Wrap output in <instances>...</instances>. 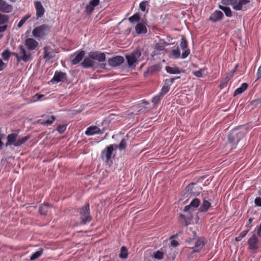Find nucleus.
Wrapping results in <instances>:
<instances>
[{"mask_svg":"<svg viewBox=\"0 0 261 261\" xmlns=\"http://www.w3.org/2000/svg\"><path fill=\"white\" fill-rule=\"evenodd\" d=\"M29 139L30 136H29L20 137L18 136V133H11L7 136L6 146L13 145L15 147H19L24 144Z\"/></svg>","mask_w":261,"mask_h":261,"instance_id":"obj_1","label":"nucleus"},{"mask_svg":"<svg viewBox=\"0 0 261 261\" xmlns=\"http://www.w3.org/2000/svg\"><path fill=\"white\" fill-rule=\"evenodd\" d=\"M250 3V0H222L221 3L225 6H231L236 11H246L249 7L247 5Z\"/></svg>","mask_w":261,"mask_h":261,"instance_id":"obj_2","label":"nucleus"},{"mask_svg":"<svg viewBox=\"0 0 261 261\" xmlns=\"http://www.w3.org/2000/svg\"><path fill=\"white\" fill-rule=\"evenodd\" d=\"M19 52L18 53H14L12 54L14 56L17 62L23 61L25 63L31 61L32 59V54L30 50H27L24 46L21 45L18 46Z\"/></svg>","mask_w":261,"mask_h":261,"instance_id":"obj_3","label":"nucleus"},{"mask_svg":"<svg viewBox=\"0 0 261 261\" xmlns=\"http://www.w3.org/2000/svg\"><path fill=\"white\" fill-rule=\"evenodd\" d=\"M80 218L82 220V224H86L90 222L92 220L90 215V205L89 203H86L81 207L79 211Z\"/></svg>","mask_w":261,"mask_h":261,"instance_id":"obj_4","label":"nucleus"},{"mask_svg":"<svg viewBox=\"0 0 261 261\" xmlns=\"http://www.w3.org/2000/svg\"><path fill=\"white\" fill-rule=\"evenodd\" d=\"M50 27L48 24H42L35 28L32 31L33 36L36 38H43L49 32Z\"/></svg>","mask_w":261,"mask_h":261,"instance_id":"obj_5","label":"nucleus"},{"mask_svg":"<svg viewBox=\"0 0 261 261\" xmlns=\"http://www.w3.org/2000/svg\"><path fill=\"white\" fill-rule=\"evenodd\" d=\"M244 137V133L237 130H232L228 136V142L232 147H236L239 142Z\"/></svg>","mask_w":261,"mask_h":261,"instance_id":"obj_6","label":"nucleus"},{"mask_svg":"<svg viewBox=\"0 0 261 261\" xmlns=\"http://www.w3.org/2000/svg\"><path fill=\"white\" fill-rule=\"evenodd\" d=\"M114 151L113 145H110L107 146L100 153V156L102 160L107 164L112 163L111 159Z\"/></svg>","mask_w":261,"mask_h":261,"instance_id":"obj_7","label":"nucleus"},{"mask_svg":"<svg viewBox=\"0 0 261 261\" xmlns=\"http://www.w3.org/2000/svg\"><path fill=\"white\" fill-rule=\"evenodd\" d=\"M247 243L248 245V249L251 250V252L255 253L259 249V240L255 234H253L248 240Z\"/></svg>","mask_w":261,"mask_h":261,"instance_id":"obj_8","label":"nucleus"},{"mask_svg":"<svg viewBox=\"0 0 261 261\" xmlns=\"http://www.w3.org/2000/svg\"><path fill=\"white\" fill-rule=\"evenodd\" d=\"M67 81V76L65 72L56 71L49 82L54 84L59 82H65Z\"/></svg>","mask_w":261,"mask_h":261,"instance_id":"obj_9","label":"nucleus"},{"mask_svg":"<svg viewBox=\"0 0 261 261\" xmlns=\"http://www.w3.org/2000/svg\"><path fill=\"white\" fill-rule=\"evenodd\" d=\"M141 55V53L139 50L134 51L132 54L126 55L125 57L128 66H132L137 61L138 59Z\"/></svg>","mask_w":261,"mask_h":261,"instance_id":"obj_10","label":"nucleus"},{"mask_svg":"<svg viewBox=\"0 0 261 261\" xmlns=\"http://www.w3.org/2000/svg\"><path fill=\"white\" fill-rule=\"evenodd\" d=\"M56 53L50 47L46 46L43 47V59L46 62L56 58Z\"/></svg>","mask_w":261,"mask_h":261,"instance_id":"obj_11","label":"nucleus"},{"mask_svg":"<svg viewBox=\"0 0 261 261\" xmlns=\"http://www.w3.org/2000/svg\"><path fill=\"white\" fill-rule=\"evenodd\" d=\"M105 132L104 129H100L96 125L89 126L85 131V134L88 136L94 135L102 134Z\"/></svg>","mask_w":261,"mask_h":261,"instance_id":"obj_12","label":"nucleus"},{"mask_svg":"<svg viewBox=\"0 0 261 261\" xmlns=\"http://www.w3.org/2000/svg\"><path fill=\"white\" fill-rule=\"evenodd\" d=\"M206 243L205 239L203 237L198 238L196 241L195 245L192 247L193 252H199L204 246Z\"/></svg>","mask_w":261,"mask_h":261,"instance_id":"obj_13","label":"nucleus"},{"mask_svg":"<svg viewBox=\"0 0 261 261\" xmlns=\"http://www.w3.org/2000/svg\"><path fill=\"white\" fill-rule=\"evenodd\" d=\"M34 6L36 10V15L37 19L43 17L45 13V9L41 2L35 1L34 2Z\"/></svg>","mask_w":261,"mask_h":261,"instance_id":"obj_14","label":"nucleus"},{"mask_svg":"<svg viewBox=\"0 0 261 261\" xmlns=\"http://www.w3.org/2000/svg\"><path fill=\"white\" fill-rule=\"evenodd\" d=\"M38 42L33 38H29L25 39L24 45L27 48L30 50H35L38 46Z\"/></svg>","mask_w":261,"mask_h":261,"instance_id":"obj_15","label":"nucleus"},{"mask_svg":"<svg viewBox=\"0 0 261 261\" xmlns=\"http://www.w3.org/2000/svg\"><path fill=\"white\" fill-rule=\"evenodd\" d=\"M89 56L93 60H97L99 62H102L106 60V55L103 53L91 52L89 54Z\"/></svg>","mask_w":261,"mask_h":261,"instance_id":"obj_16","label":"nucleus"},{"mask_svg":"<svg viewBox=\"0 0 261 261\" xmlns=\"http://www.w3.org/2000/svg\"><path fill=\"white\" fill-rule=\"evenodd\" d=\"M124 60L123 57L116 56L114 58L109 59L108 60V63L111 66L116 67L123 63Z\"/></svg>","mask_w":261,"mask_h":261,"instance_id":"obj_17","label":"nucleus"},{"mask_svg":"<svg viewBox=\"0 0 261 261\" xmlns=\"http://www.w3.org/2000/svg\"><path fill=\"white\" fill-rule=\"evenodd\" d=\"M13 10L12 5L8 4L4 0H0V11L3 13H10Z\"/></svg>","mask_w":261,"mask_h":261,"instance_id":"obj_18","label":"nucleus"},{"mask_svg":"<svg viewBox=\"0 0 261 261\" xmlns=\"http://www.w3.org/2000/svg\"><path fill=\"white\" fill-rule=\"evenodd\" d=\"M223 16V14L221 11H215L211 15L208 20L213 22H216L221 20Z\"/></svg>","mask_w":261,"mask_h":261,"instance_id":"obj_19","label":"nucleus"},{"mask_svg":"<svg viewBox=\"0 0 261 261\" xmlns=\"http://www.w3.org/2000/svg\"><path fill=\"white\" fill-rule=\"evenodd\" d=\"M161 69V66L159 64H155L151 66H150L146 71L144 72L145 76L148 74H153L156 72L160 71Z\"/></svg>","mask_w":261,"mask_h":261,"instance_id":"obj_20","label":"nucleus"},{"mask_svg":"<svg viewBox=\"0 0 261 261\" xmlns=\"http://www.w3.org/2000/svg\"><path fill=\"white\" fill-rule=\"evenodd\" d=\"M85 55V52L84 50H81L79 51L75 57L72 60L71 63L73 65H75L80 62L82 59H83L84 56Z\"/></svg>","mask_w":261,"mask_h":261,"instance_id":"obj_21","label":"nucleus"},{"mask_svg":"<svg viewBox=\"0 0 261 261\" xmlns=\"http://www.w3.org/2000/svg\"><path fill=\"white\" fill-rule=\"evenodd\" d=\"M82 66L85 68L93 67L94 65V62L89 57L86 58L81 63Z\"/></svg>","mask_w":261,"mask_h":261,"instance_id":"obj_22","label":"nucleus"},{"mask_svg":"<svg viewBox=\"0 0 261 261\" xmlns=\"http://www.w3.org/2000/svg\"><path fill=\"white\" fill-rule=\"evenodd\" d=\"M211 206V203L205 198L203 199L202 203L199 208L201 212H206Z\"/></svg>","mask_w":261,"mask_h":261,"instance_id":"obj_23","label":"nucleus"},{"mask_svg":"<svg viewBox=\"0 0 261 261\" xmlns=\"http://www.w3.org/2000/svg\"><path fill=\"white\" fill-rule=\"evenodd\" d=\"M135 30L137 34H145L147 32L146 26L142 23H139L135 27Z\"/></svg>","mask_w":261,"mask_h":261,"instance_id":"obj_24","label":"nucleus"},{"mask_svg":"<svg viewBox=\"0 0 261 261\" xmlns=\"http://www.w3.org/2000/svg\"><path fill=\"white\" fill-rule=\"evenodd\" d=\"M166 71L170 74H179L181 72V70L178 67H170V66H166Z\"/></svg>","mask_w":261,"mask_h":261,"instance_id":"obj_25","label":"nucleus"},{"mask_svg":"<svg viewBox=\"0 0 261 261\" xmlns=\"http://www.w3.org/2000/svg\"><path fill=\"white\" fill-rule=\"evenodd\" d=\"M247 87L248 84L247 83H243L240 87L237 88L234 91V92L233 93V96H236L239 94L242 93L247 89Z\"/></svg>","mask_w":261,"mask_h":261,"instance_id":"obj_26","label":"nucleus"},{"mask_svg":"<svg viewBox=\"0 0 261 261\" xmlns=\"http://www.w3.org/2000/svg\"><path fill=\"white\" fill-rule=\"evenodd\" d=\"M171 85L170 84V83H166V80H165V85L162 88L159 94L161 95L163 97L165 94H166L169 91L170 89V86Z\"/></svg>","mask_w":261,"mask_h":261,"instance_id":"obj_27","label":"nucleus"},{"mask_svg":"<svg viewBox=\"0 0 261 261\" xmlns=\"http://www.w3.org/2000/svg\"><path fill=\"white\" fill-rule=\"evenodd\" d=\"M180 56V51L178 47H177L176 49H173L171 51L169 57L173 59H178Z\"/></svg>","mask_w":261,"mask_h":261,"instance_id":"obj_28","label":"nucleus"},{"mask_svg":"<svg viewBox=\"0 0 261 261\" xmlns=\"http://www.w3.org/2000/svg\"><path fill=\"white\" fill-rule=\"evenodd\" d=\"M120 258L126 259L128 257V251L125 246H122L120 249V253L119 255Z\"/></svg>","mask_w":261,"mask_h":261,"instance_id":"obj_29","label":"nucleus"},{"mask_svg":"<svg viewBox=\"0 0 261 261\" xmlns=\"http://www.w3.org/2000/svg\"><path fill=\"white\" fill-rule=\"evenodd\" d=\"M219 8L225 13L227 17H231L232 16V12L229 7L219 5Z\"/></svg>","mask_w":261,"mask_h":261,"instance_id":"obj_30","label":"nucleus"},{"mask_svg":"<svg viewBox=\"0 0 261 261\" xmlns=\"http://www.w3.org/2000/svg\"><path fill=\"white\" fill-rule=\"evenodd\" d=\"M48 208L49 205L47 204L44 203L41 205L39 209L40 214L42 215H46L48 212Z\"/></svg>","mask_w":261,"mask_h":261,"instance_id":"obj_31","label":"nucleus"},{"mask_svg":"<svg viewBox=\"0 0 261 261\" xmlns=\"http://www.w3.org/2000/svg\"><path fill=\"white\" fill-rule=\"evenodd\" d=\"M163 97L159 93L152 97L151 102L153 103L154 107L160 102Z\"/></svg>","mask_w":261,"mask_h":261,"instance_id":"obj_32","label":"nucleus"},{"mask_svg":"<svg viewBox=\"0 0 261 261\" xmlns=\"http://www.w3.org/2000/svg\"><path fill=\"white\" fill-rule=\"evenodd\" d=\"M43 253V249L41 248L40 250L33 253L30 257L31 260H35L37 258H39Z\"/></svg>","mask_w":261,"mask_h":261,"instance_id":"obj_33","label":"nucleus"},{"mask_svg":"<svg viewBox=\"0 0 261 261\" xmlns=\"http://www.w3.org/2000/svg\"><path fill=\"white\" fill-rule=\"evenodd\" d=\"M9 17L6 15L0 13V25H5L8 22Z\"/></svg>","mask_w":261,"mask_h":261,"instance_id":"obj_34","label":"nucleus"},{"mask_svg":"<svg viewBox=\"0 0 261 261\" xmlns=\"http://www.w3.org/2000/svg\"><path fill=\"white\" fill-rule=\"evenodd\" d=\"M249 232V229L244 230L243 231H242L239 236L236 238L235 240L237 242L240 241L244 237H245L248 232Z\"/></svg>","mask_w":261,"mask_h":261,"instance_id":"obj_35","label":"nucleus"},{"mask_svg":"<svg viewBox=\"0 0 261 261\" xmlns=\"http://www.w3.org/2000/svg\"><path fill=\"white\" fill-rule=\"evenodd\" d=\"M12 52H10L8 49H6L2 53V57L4 60H8L11 56L13 55Z\"/></svg>","mask_w":261,"mask_h":261,"instance_id":"obj_36","label":"nucleus"},{"mask_svg":"<svg viewBox=\"0 0 261 261\" xmlns=\"http://www.w3.org/2000/svg\"><path fill=\"white\" fill-rule=\"evenodd\" d=\"M153 256L155 259L161 260L164 258V253L158 250L153 253Z\"/></svg>","mask_w":261,"mask_h":261,"instance_id":"obj_37","label":"nucleus"},{"mask_svg":"<svg viewBox=\"0 0 261 261\" xmlns=\"http://www.w3.org/2000/svg\"><path fill=\"white\" fill-rule=\"evenodd\" d=\"M140 19V15L139 13H135L133 16L128 18L129 21L133 23L134 22L138 21Z\"/></svg>","mask_w":261,"mask_h":261,"instance_id":"obj_38","label":"nucleus"},{"mask_svg":"<svg viewBox=\"0 0 261 261\" xmlns=\"http://www.w3.org/2000/svg\"><path fill=\"white\" fill-rule=\"evenodd\" d=\"M200 203V201L198 198H194L190 202L191 207H193L194 208H197L199 206Z\"/></svg>","mask_w":261,"mask_h":261,"instance_id":"obj_39","label":"nucleus"},{"mask_svg":"<svg viewBox=\"0 0 261 261\" xmlns=\"http://www.w3.org/2000/svg\"><path fill=\"white\" fill-rule=\"evenodd\" d=\"M126 147V140L123 139L120 142L118 145V148L120 150H123Z\"/></svg>","mask_w":261,"mask_h":261,"instance_id":"obj_40","label":"nucleus"},{"mask_svg":"<svg viewBox=\"0 0 261 261\" xmlns=\"http://www.w3.org/2000/svg\"><path fill=\"white\" fill-rule=\"evenodd\" d=\"M55 119L56 118L54 116H51L50 119L44 120L42 122V124L47 125H50L54 122V121L55 120Z\"/></svg>","mask_w":261,"mask_h":261,"instance_id":"obj_41","label":"nucleus"},{"mask_svg":"<svg viewBox=\"0 0 261 261\" xmlns=\"http://www.w3.org/2000/svg\"><path fill=\"white\" fill-rule=\"evenodd\" d=\"M29 17L30 15H26L24 17H23L18 22L17 27L18 28H21L24 24L25 21L29 19Z\"/></svg>","mask_w":261,"mask_h":261,"instance_id":"obj_42","label":"nucleus"},{"mask_svg":"<svg viewBox=\"0 0 261 261\" xmlns=\"http://www.w3.org/2000/svg\"><path fill=\"white\" fill-rule=\"evenodd\" d=\"M188 43L186 39L185 38H182L181 39L180 46L182 49H185L187 47Z\"/></svg>","mask_w":261,"mask_h":261,"instance_id":"obj_43","label":"nucleus"},{"mask_svg":"<svg viewBox=\"0 0 261 261\" xmlns=\"http://www.w3.org/2000/svg\"><path fill=\"white\" fill-rule=\"evenodd\" d=\"M148 2L147 1H143L139 4V8L141 11L145 12L146 11V7L148 5Z\"/></svg>","mask_w":261,"mask_h":261,"instance_id":"obj_44","label":"nucleus"},{"mask_svg":"<svg viewBox=\"0 0 261 261\" xmlns=\"http://www.w3.org/2000/svg\"><path fill=\"white\" fill-rule=\"evenodd\" d=\"M155 48L158 51H162L165 49V45L164 43H158L155 45Z\"/></svg>","mask_w":261,"mask_h":261,"instance_id":"obj_45","label":"nucleus"},{"mask_svg":"<svg viewBox=\"0 0 261 261\" xmlns=\"http://www.w3.org/2000/svg\"><path fill=\"white\" fill-rule=\"evenodd\" d=\"M230 79V78L229 77H228V76H227L225 79H224L221 82V84H220V85L221 88H223L224 87H225L227 86V83H228V81H229Z\"/></svg>","mask_w":261,"mask_h":261,"instance_id":"obj_46","label":"nucleus"},{"mask_svg":"<svg viewBox=\"0 0 261 261\" xmlns=\"http://www.w3.org/2000/svg\"><path fill=\"white\" fill-rule=\"evenodd\" d=\"M94 7H92V5H91L90 4L87 5L86 7V11L87 13L89 14H91L94 10Z\"/></svg>","mask_w":261,"mask_h":261,"instance_id":"obj_47","label":"nucleus"},{"mask_svg":"<svg viewBox=\"0 0 261 261\" xmlns=\"http://www.w3.org/2000/svg\"><path fill=\"white\" fill-rule=\"evenodd\" d=\"M254 220V218H250L248 220V222L246 225V227L248 228L247 229H249V230L250 229V228L253 226L252 223Z\"/></svg>","mask_w":261,"mask_h":261,"instance_id":"obj_48","label":"nucleus"},{"mask_svg":"<svg viewBox=\"0 0 261 261\" xmlns=\"http://www.w3.org/2000/svg\"><path fill=\"white\" fill-rule=\"evenodd\" d=\"M66 129V125H60L58 126L57 130L60 133L63 134Z\"/></svg>","mask_w":261,"mask_h":261,"instance_id":"obj_49","label":"nucleus"},{"mask_svg":"<svg viewBox=\"0 0 261 261\" xmlns=\"http://www.w3.org/2000/svg\"><path fill=\"white\" fill-rule=\"evenodd\" d=\"M203 70V69H200L198 71L193 72V74L197 77H201L202 76V71Z\"/></svg>","mask_w":261,"mask_h":261,"instance_id":"obj_50","label":"nucleus"},{"mask_svg":"<svg viewBox=\"0 0 261 261\" xmlns=\"http://www.w3.org/2000/svg\"><path fill=\"white\" fill-rule=\"evenodd\" d=\"M194 187H199V186H197L195 183H194V182H191V183L189 184L187 186L186 190H187L188 191H191V190H192V189Z\"/></svg>","mask_w":261,"mask_h":261,"instance_id":"obj_51","label":"nucleus"},{"mask_svg":"<svg viewBox=\"0 0 261 261\" xmlns=\"http://www.w3.org/2000/svg\"><path fill=\"white\" fill-rule=\"evenodd\" d=\"M100 0H92L90 2L89 4L92 5V7H96L99 4Z\"/></svg>","mask_w":261,"mask_h":261,"instance_id":"obj_52","label":"nucleus"},{"mask_svg":"<svg viewBox=\"0 0 261 261\" xmlns=\"http://www.w3.org/2000/svg\"><path fill=\"white\" fill-rule=\"evenodd\" d=\"M180 78V76H176L173 78L169 79H166V83H170V85H172L174 82V81L175 80L178 79Z\"/></svg>","mask_w":261,"mask_h":261,"instance_id":"obj_53","label":"nucleus"},{"mask_svg":"<svg viewBox=\"0 0 261 261\" xmlns=\"http://www.w3.org/2000/svg\"><path fill=\"white\" fill-rule=\"evenodd\" d=\"M238 67H239L238 64H237L235 66V67H234V68L232 70H231V71L230 72V73H229V74H230L229 77L230 79L233 76V74L238 69Z\"/></svg>","mask_w":261,"mask_h":261,"instance_id":"obj_54","label":"nucleus"},{"mask_svg":"<svg viewBox=\"0 0 261 261\" xmlns=\"http://www.w3.org/2000/svg\"><path fill=\"white\" fill-rule=\"evenodd\" d=\"M254 203L256 205L261 206V198L259 197H256L255 199Z\"/></svg>","mask_w":261,"mask_h":261,"instance_id":"obj_55","label":"nucleus"},{"mask_svg":"<svg viewBox=\"0 0 261 261\" xmlns=\"http://www.w3.org/2000/svg\"><path fill=\"white\" fill-rule=\"evenodd\" d=\"M190 50L189 49H187L186 50H185L182 54V55H181V58L182 59H185L190 54Z\"/></svg>","mask_w":261,"mask_h":261,"instance_id":"obj_56","label":"nucleus"},{"mask_svg":"<svg viewBox=\"0 0 261 261\" xmlns=\"http://www.w3.org/2000/svg\"><path fill=\"white\" fill-rule=\"evenodd\" d=\"M170 245L173 247H177L179 245V243L177 241L173 240L170 242Z\"/></svg>","mask_w":261,"mask_h":261,"instance_id":"obj_57","label":"nucleus"},{"mask_svg":"<svg viewBox=\"0 0 261 261\" xmlns=\"http://www.w3.org/2000/svg\"><path fill=\"white\" fill-rule=\"evenodd\" d=\"M256 77L257 80H258L261 78V65L258 68L257 73H256Z\"/></svg>","mask_w":261,"mask_h":261,"instance_id":"obj_58","label":"nucleus"},{"mask_svg":"<svg viewBox=\"0 0 261 261\" xmlns=\"http://www.w3.org/2000/svg\"><path fill=\"white\" fill-rule=\"evenodd\" d=\"M7 28V25L5 24L3 25L2 26H0V33H2L5 32Z\"/></svg>","mask_w":261,"mask_h":261,"instance_id":"obj_59","label":"nucleus"},{"mask_svg":"<svg viewBox=\"0 0 261 261\" xmlns=\"http://www.w3.org/2000/svg\"><path fill=\"white\" fill-rule=\"evenodd\" d=\"M5 66V64L3 62L2 60L0 58V71H2L4 69Z\"/></svg>","mask_w":261,"mask_h":261,"instance_id":"obj_60","label":"nucleus"},{"mask_svg":"<svg viewBox=\"0 0 261 261\" xmlns=\"http://www.w3.org/2000/svg\"><path fill=\"white\" fill-rule=\"evenodd\" d=\"M44 96V95L39 94H36L35 95V97H37V99L35 100H34L33 101H36V100H39L41 99V98L43 97Z\"/></svg>","mask_w":261,"mask_h":261,"instance_id":"obj_61","label":"nucleus"},{"mask_svg":"<svg viewBox=\"0 0 261 261\" xmlns=\"http://www.w3.org/2000/svg\"><path fill=\"white\" fill-rule=\"evenodd\" d=\"M190 207H191V206H190V204L188 205H186L185 207L184 211H186V212L188 211H189L190 210Z\"/></svg>","mask_w":261,"mask_h":261,"instance_id":"obj_62","label":"nucleus"},{"mask_svg":"<svg viewBox=\"0 0 261 261\" xmlns=\"http://www.w3.org/2000/svg\"><path fill=\"white\" fill-rule=\"evenodd\" d=\"M141 102H142V103H144V104H145L146 105H148L149 104V102L148 101H147V100H146L145 99L142 100L141 101Z\"/></svg>","mask_w":261,"mask_h":261,"instance_id":"obj_63","label":"nucleus"},{"mask_svg":"<svg viewBox=\"0 0 261 261\" xmlns=\"http://www.w3.org/2000/svg\"><path fill=\"white\" fill-rule=\"evenodd\" d=\"M178 236V233H176L175 234H173V235H172V236H171L170 237V239H173V238H175L177 237Z\"/></svg>","mask_w":261,"mask_h":261,"instance_id":"obj_64","label":"nucleus"}]
</instances>
